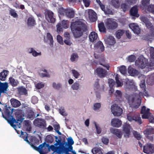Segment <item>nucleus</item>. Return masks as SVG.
Masks as SVG:
<instances>
[{
  "label": "nucleus",
  "instance_id": "f257e3e1",
  "mask_svg": "<svg viewBox=\"0 0 154 154\" xmlns=\"http://www.w3.org/2000/svg\"><path fill=\"white\" fill-rule=\"evenodd\" d=\"M3 112H2L3 117L5 119L10 125L14 128L16 125L19 128L20 127V123L24 119V114L22 113V110L17 111L15 113L16 119L12 115L13 112V109L10 106L6 105L5 106Z\"/></svg>",
  "mask_w": 154,
  "mask_h": 154
},
{
  "label": "nucleus",
  "instance_id": "f03ea898",
  "mask_svg": "<svg viewBox=\"0 0 154 154\" xmlns=\"http://www.w3.org/2000/svg\"><path fill=\"white\" fill-rule=\"evenodd\" d=\"M73 35L75 38L82 36L87 29V26L81 20H79L71 23L70 26Z\"/></svg>",
  "mask_w": 154,
  "mask_h": 154
},
{
  "label": "nucleus",
  "instance_id": "7ed1b4c3",
  "mask_svg": "<svg viewBox=\"0 0 154 154\" xmlns=\"http://www.w3.org/2000/svg\"><path fill=\"white\" fill-rule=\"evenodd\" d=\"M39 147L40 148H36V149L39 150L40 154H46L48 151L50 152L51 151V150L53 151H56L58 154L61 152V151L60 150L62 148V146H59L56 147L54 145H51L50 146L49 144L48 143L47 144L45 142L40 144Z\"/></svg>",
  "mask_w": 154,
  "mask_h": 154
},
{
  "label": "nucleus",
  "instance_id": "20e7f679",
  "mask_svg": "<svg viewBox=\"0 0 154 154\" xmlns=\"http://www.w3.org/2000/svg\"><path fill=\"white\" fill-rule=\"evenodd\" d=\"M139 97L140 95L136 93L130 94H126L125 96L128 103L133 104L135 108H138L140 105L141 100Z\"/></svg>",
  "mask_w": 154,
  "mask_h": 154
},
{
  "label": "nucleus",
  "instance_id": "39448f33",
  "mask_svg": "<svg viewBox=\"0 0 154 154\" xmlns=\"http://www.w3.org/2000/svg\"><path fill=\"white\" fill-rule=\"evenodd\" d=\"M143 133L145 135L146 138L150 140L153 139L154 134V128L151 126H148L143 131Z\"/></svg>",
  "mask_w": 154,
  "mask_h": 154
},
{
  "label": "nucleus",
  "instance_id": "423d86ee",
  "mask_svg": "<svg viewBox=\"0 0 154 154\" xmlns=\"http://www.w3.org/2000/svg\"><path fill=\"white\" fill-rule=\"evenodd\" d=\"M105 24L107 28L111 30L115 29L118 26L117 23L112 18L108 19Z\"/></svg>",
  "mask_w": 154,
  "mask_h": 154
},
{
  "label": "nucleus",
  "instance_id": "0eeeda50",
  "mask_svg": "<svg viewBox=\"0 0 154 154\" xmlns=\"http://www.w3.org/2000/svg\"><path fill=\"white\" fill-rule=\"evenodd\" d=\"M111 111L115 116H120L122 113V109L116 104H114L111 106Z\"/></svg>",
  "mask_w": 154,
  "mask_h": 154
},
{
  "label": "nucleus",
  "instance_id": "6e6552de",
  "mask_svg": "<svg viewBox=\"0 0 154 154\" xmlns=\"http://www.w3.org/2000/svg\"><path fill=\"white\" fill-rule=\"evenodd\" d=\"M33 123L36 126L42 128H45L46 126V121L44 119L38 118L35 119Z\"/></svg>",
  "mask_w": 154,
  "mask_h": 154
},
{
  "label": "nucleus",
  "instance_id": "1a4fd4ad",
  "mask_svg": "<svg viewBox=\"0 0 154 154\" xmlns=\"http://www.w3.org/2000/svg\"><path fill=\"white\" fill-rule=\"evenodd\" d=\"M147 61L145 58H139L135 61V65L139 68L143 69L146 66Z\"/></svg>",
  "mask_w": 154,
  "mask_h": 154
},
{
  "label": "nucleus",
  "instance_id": "9d476101",
  "mask_svg": "<svg viewBox=\"0 0 154 154\" xmlns=\"http://www.w3.org/2000/svg\"><path fill=\"white\" fill-rule=\"evenodd\" d=\"M143 152L147 154H151L154 152V145L151 143L147 144L143 146Z\"/></svg>",
  "mask_w": 154,
  "mask_h": 154
},
{
  "label": "nucleus",
  "instance_id": "9b49d317",
  "mask_svg": "<svg viewBox=\"0 0 154 154\" xmlns=\"http://www.w3.org/2000/svg\"><path fill=\"white\" fill-rule=\"evenodd\" d=\"M127 117L128 119L130 122L134 120L137 122L140 125L142 123L141 118L140 115H134L132 116L130 114H128L127 115Z\"/></svg>",
  "mask_w": 154,
  "mask_h": 154
},
{
  "label": "nucleus",
  "instance_id": "f8f14e48",
  "mask_svg": "<svg viewBox=\"0 0 154 154\" xmlns=\"http://www.w3.org/2000/svg\"><path fill=\"white\" fill-rule=\"evenodd\" d=\"M45 17L48 22L54 23L55 21V18L54 17V13L52 11H48L45 13Z\"/></svg>",
  "mask_w": 154,
  "mask_h": 154
},
{
  "label": "nucleus",
  "instance_id": "ddd939ff",
  "mask_svg": "<svg viewBox=\"0 0 154 154\" xmlns=\"http://www.w3.org/2000/svg\"><path fill=\"white\" fill-rule=\"evenodd\" d=\"M30 142L31 143L29 144L33 148V149L35 150H37L39 152L38 150L37 149V148H40V145L38 147H36L35 146V145H38L39 143V140L35 137H31L30 138Z\"/></svg>",
  "mask_w": 154,
  "mask_h": 154
},
{
  "label": "nucleus",
  "instance_id": "4468645a",
  "mask_svg": "<svg viewBox=\"0 0 154 154\" xmlns=\"http://www.w3.org/2000/svg\"><path fill=\"white\" fill-rule=\"evenodd\" d=\"M95 72L98 76L100 78H103L107 74V71L102 68L98 67L96 69Z\"/></svg>",
  "mask_w": 154,
  "mask_h": 154
},
{
  "label": "nucleus",
  "instance_id": "2eb2a0df",
  "mask_svg": "<svg viewBox=\"0 0 154 154\" xmlns=\"http://www.w3.org/2000/svg\"><path fill=\"white\" fill-rule=\"evenodd\" d=\"M131 127L129 124L127 123H125L123 125V130L125 133L124 136L127 138L129 137L130 134V129Z\"/></svg>",
  "mask_w": 154,
  "mask_h": 154
},
{
  "label": "nucleus",
  "instance_id": "dca6fc26",
  "mask_svg": "<svg viewBox=\"0 0 154 154\" xmlns=\"http://www.w3.org/2000/svg\"><path fill=\"white\" fill-rule=\"evenodd\" d=\"M129 27L133 31L134 33L138 35L140 33V29L137 24L132 23L129 24Z\"/></svg>",
  "mask_w": 154,
  "mask_h": 154
},
{
  "label": "nucleus",
  "instance_id": "f3484780",
  "mask_svg": "<svg viewBox=\"0 0 154 154\" xmlns=\"http://www.w3.org/2000/svg\"><path fill=\"white\" fill-rule=\"evenodd\" d=\"M65 15L66 16L70 19L74 17L75 15V11L72 8L66 9Z\"/></svg>",
  "mask_w": 154,
  "mask_h": 154
},
{
  "label": "nucleus",
  "instance_id": "a211bd4d",
  "mask_svg": "<svg viewBox=\"0 0 154 154\" xmlns=\"http://www.w3.org/2000/svg\"><path fill=\"white\" fill-rule=\"evenodd\" d=\"M89 18L92 22L95 21L97 19V16L95 12L92 10L89 9L88 11Z\"/></svg>",
  "mask_w": 154,
  "mask_h": 154
},
{
  "label": "nucleus",
  "instance_id": "6ab92c4d",
  "mask_svg": "<svg viewBox=\"0 0 154 154\" xmlns=\"http://www.w3.org/2000/svg\"><path fill=\"white\" fill-rule=\"evenodd\" d=\"M149 110L150 109H146L145 106H143L142 107L140 112L141 114H143L142 116V117L143 119H146L147 118L148 115L150 113Z\"/></svg>",
  "mask_w": 154,
  "mask_h": 154
},
{
  "label": "nucleus",
  "instance_id": "aec40b11",
  "mask_svg": "<svg viewBox=\"0 0 154 154\" xmlns=\"http://www.w3.org/2000/svg\"><path fill=\"white\" fill-rule=\"evenodd\" d=\"M104 41L106 44L110 45H113L116 43L115 38L111 35H109L105 38Z\"/></svg>",
  "mask_w": 154,
  "mask_h": 154
},
{
  "label": "nucleus",
  "instance_id": "412c9836",
  "mask_svg": "<svg viewBox=\"0 0 154 154\" xmlns=\"http://www.w3.org/2000/svg\"><path fill=\"white\" fill-rule=\"evenodd\" d=\"M130 14L131 15L133 16L138 17L140 15L138 14V9L137 6H135L132 7L130 10Z\"/></svg>",
  "mask_w": 154,
  "mask_h": 154
},
{
  "label": "nucleus",
  "instance_id": "4be33fe9",
  "mask_svg": "<svg viewBox=\"0 0 154 154\" xmlns=\"http://www.w3.org/2000/svg\"><path fill=\"white\" fill-rule=\"evenodd\" d=\"M111 123L113 126L118 128L121 126L122 122L118 119L114 118L112 120Z\"/></svg>",
  "mask_w": 154,
  "mask_h": 154
},
{
  "label": "nucleus",
  "instance_id": "5701e85b",
  "mask_svg": "<svg viewBox=\"0 0 154 154\" xmlns=\"http://www.w3.org/2000/svg\"><path fill=\"white\" fill-rule=\"evenodd\" d=\"M147 28L149 29L150 34L149 36L152 37L154 36V26L152 25V23L148 21L145 23Z\"/></svg>",
  "mask_w": 154,
  "mask_h": 154
},
{
  "label": "nucleus",
  "instance_id": "b1692460",
  "mask_svg": "<svg viewBox=\"0 0 154 154\" xmlns=\"http://www.w3.org/2000/svg\"><path fill=\"white\" fill-rule=\"evenodd\" d=\"M8 87V84L7 82L2 83L0 82V95L2 93H5L7 91Z\"/></svg>",
  "mask_w": 154,
  "mask_h": 154
},
{
  "label": "nucleus",
  "instance_id": "393cba45",
  "mask_svg": "<svg viewBox=\"0 0 154 154\" xmlns=\"http://www.w3.org/2000/svg\"><path fill=\"white\" fill-rule=\"evenodd\" d=\"M128 72L132 76H136L139 74V72L131 67H129L128 68Z\"/></svg>",
  "mask_w": 154,
  "mask_h": 154
},
{
  "label": "nucleus",
  "instance_id": "a878e982",
  "mask_svg": "<svg viewBox=\"0 0 154 154\" xmlns=\"http://www.w3.org/2000/svg\"><path fill=\"white\" fill-rule=\"evenodd\" d=\"M111 132L116 136L119 138H121L122 136V134L120 130L117 129H114L112 128H111L110 129Z\"/></svg>",
  "mask_w": 154,
  "mask_h": 154
},
{
  "label": "nucleus",
  "instance_id": "bb28decb",
  "mask_svg": "<svg viewBox=\"0 0 154 154\" xmlns=\"http://www.w3.org/2000/svg\"><path fill=\"white\" fill-rule=\"evenodd\" d=\"M105 60L103 58H100L98 61L95 60L94 62L97 64H100L106 67L108 70H109V65H105L103 64L102 63L105 62Z\"/></svg>",
  "mask_w": 154,
  "mask_h": 154
},
{
  "label": "nucleus",
  "instance_id": "cd10ccee",
  "mask_svg": "<svg viewBox=\"0 0 154 154\" xmlns=\"http://www.w3.org/2000/svg\"><path fill=\"white\" fill-rule=\"evenodd\" d=\"M11 105L14 107H18L21 105L20 101L14 98H12L10 100Z\"/></svg>",
  "mask_w": 154,
  "mask_h": 154
},
{
  "label": "nucleus",
  "instance_id": "c85d7f7f",
  "mask_svg": "<svg viewBox=\"0 0 154 154\" xmlns=\"http://www.w3.org/2000/svg\"><path fill=\"white\" fill-rule=\"evenodd\" d=\"M9 71L6 70H3V71L0 73V80L2 81H5L8 74Z\"/></svg>",
  "mask_w": 154,
  "mask_h": 154
},
{
  "label": "nucleus",
  "instance_id": "c756f323",
  "mask_svg": "<svg viewBox=\"0 0 154 154\" xmlns=\"http://www.w3.org/2000/svg\"><path fill=\"white\" fill-rule=\"evenodd\" d=\"M98 35L97 34L94 32H91L89 36V38L90 41L92 42L95 41L97 38Z\"/></svg>",
  "mask_w": 154,
  "mask_h": 154
},
{
  "label": "nucleus",
  "instance_id": "7c9ffc66",
  "mask_svg": "<svg viewBox=\"0 0 154 154\" xmlns=\"http://www.w3.org/2000/svg\"><path fill=\"white\" fill-rule=\"evenodd\" d=\"M94 47L96 48L100 49L102 52L104 50V47L102 42L101 41L97 42L95 44Z\"/></svg>",
  "mask_w": 154,
  "mask_h": 154
},
{
  "label": "nucleus",
  "instance_id": "2f4dec72",
  "mask_svg": "<svg viewBox=\"0 0 154 154\" xmlns=\"http://www.w3.org/2000/svg\"><path fill=\"white\" fill-rule=\"evenodd\" d=\"M27 24L29 26H33L36 24L35 21L33 17H29L27 20Z\"/></svg>",
  "mask_w": 154,
  "mask_h": 154
},
{
  "label": "nucleus",
  "instance_id": "473e14b6",
  "mask_svg": "<svg viewBox=\"0 0 154 154\" xmlns=\"http://www.w3.org/2000/svg\"><path fill=\"white\" fill-rule=\"evenodd\" d=\"M98 27L99 30L100 32L104 33H106V29L104 26V23L103 22H100L98 24Z\"/></svg>",
  "mask_w": 154,
  "mask_h": 154
},
{
  "label": "nucleus",
  "instance_id": "72a5a7b5",
  "mask_svg": "<svg viewBox=\"0 0 154 154\" xmlns=\"http://www.w3.org/2000/svg\"><path fill=\"white\" fill-rule=\"evenodd\" d=\"M125 31L123 29H119L117 30L116 32V36L118 39L121 38V36L124 33Z\"/></svg>",
  "mask_w": 154,
  "mask_h": 154
},
{
  "label": "nucleus",
  "instance_id": "f704fd0d",
  "mask_svg": "<svg viewBox=\"0 0 154 154\" xmlns=\"http://www.w3.org/2000/svg\"><path fill=\"white\" fill-rule=\"evenodd\" d=\"M99 79H97V81L95 82L94 84V87L96 88V89L98 90L99 91L102 90L103 91L104 90V85H103L102 87V88H100V85L99 84Z\"/></svg>",
  "mask_w": 154,
  "mask_h": 154
},
{
  "label": "nucleus",
  "instance_id": "c9c22d12",
  "mask_svg": "<svg viewBox=\"0 0 154 154\" xmlns=\"http://www.w3.org/2000/svg\"><path fill=\"white\" fill-rule=\"evenodd\" d=\"M27 116L29 119L32 120L35 117L34 112L32 110L28 111Z\"/></svg>",
  "mask_w": 154,
  "mask_h": 154
},
{
  "label": "nucleus",
  "instance_id": "e433bc0d",
  "mask_svg": "<svg viewBox=\"0 0 154 154\" xmlns=\"http://www.w3.org/2000/svg\"><path fill=\"white\" fill-rule=\"evenodd\" d=\"M47 38L48 40L50 41V46H53L54 43V41L53 37L50 33H47Z\"/></svg>",
  "mask_w": 154,
  "mask_h": 154
},
{
  "label": "nucleus",
  "instance_id": "4c0bfd02",
  "mask_svg": "<svg viewBox=\"0 0 154 154\" xmlns=\"http://www.w3.org/2000/svg\"><path fill=\"white\" fill-rule=\"evenodd\" d=\"M28 134L26 132H21V136L24 139V140L26 141L28 143H31L30 142H29L28 140Z\"/></svg>",
  "mask_w": 154,
  "mask_h": 154
},
{
  "label": "nucleus",
  "instance_id": "58836bf2",
  "mask_svg": "<svg viewBox=\"0 0 154 154\" xmlns=\"http://www.w3.org/2000/svg\"><path fill=\"white\" fill-rule=\"evenodd\" d=\"M115 79L117 87H119L122 86L123 83L119 80V76L118 74H116L115 75Z\"/></svg>",
  "mask_w": 154,
  "mask_h": 154
},
{
  "label": "nucleus",
  "instance_id": "ea45409f",
  "mask_svg": "<svg viewBox=\"0 0 154 154\" xmlns=\"http://www.w3.org/2000/svg\"><path fill=\"white\" fill-rule=\"evenodd\" d=\"M112 5L116 8H119L120 6V3L119 0H112Z\"/></svg>",
  "mask_w": 154,
  "mask_h": 154
},
{
  "label": "nucleus",
  "instance_id": "a19ab883",
  "mask_svg": "<svg viewBox=\"0 0 154 154\" xmlns=\"http://www.w3.org/2000/svg\"><path fill=\"white\" fill-rule=\"evenodd\" d=\"M140 88L142 89L143 91V93L145 95H148V93L146 89V85L145 82H143L140 84Z\"/></svg>",
  "mask_w": 154,
  "mask_h": 154
},
{
  "label": "nucleus",
  "instance_id": "79ce46f5",
  "mask_svg": "<svg viewBox=\"0 0 154 154\" xmlns=\"http://www.w3.org/2000/svg\"><path fill=\"white\" fill-rule=\"evenodd\" d=\"M29 53H32L33 56L34 57L40 55L41 54V52H37L35 50H34L33 48H30V50L29 51Z\"/></svg>",
  "mask_w": 154,
  "mask_h": 154
},
{
  "label": "nucleus",
  "instance_id": "37998d69",
  "mask_svg": "<svg viewBox=\"0 0 154 154\" xmlns=\"http://www.w3.org/2000/svg\"><path fill=\"white\" fill-rule=\"evenodd\" d=\"M119 71L122 74H126L127 72V70L126 67L124 66H122L119 67Z\"/></svg>",
  "mask_w": 154,
  "mask_h": 154
},
{
  "label": "nucleus",
  "instance_id": "c03bdc74",
  "mask_svg": "<svg viewBox=\"0 0 154 154\" xmlns=\"http://www.w3.org/2000/svg\"><path fill=\"white\" fill-rule=\"evenodd\" d=\"M150 0H142L141 2L144 8H147L148 5L149 4Z\"/></svg>",
  "mask_w": 154,
  "mask_h": 154
},
{
  "label": "nucleus",
  "instance_id": "a18cd8bd",
  "mask_svg": "<svg viewBox=\"0 0 154 154\" xmlns=\"http://www.w3.org/2000/svg\"><path fill=\"white\" fill-rule=\"evenodd\" d=\"M121 8L122 9L123 12L125 11L128 10L129 8V6L127 4L123 3L121 5Z\"/></svg>",
  "mask_w": 154,
  "mask_h": 154
},
{
  "label": "nucleus",
  "instance_id": "49530a36",
  "mask_svg": "<svg viewBox=\"0 0 154 154\" xmlns=\"http://www.w3.org/2000/svg\"><path fill=\"white\" fill-rule=\"evenodd\" d=\"M10 83H11L13 86L17 85L18 82L17 80H16L12 77H10L9 79Z\"/></svg>",
  "mask_w": 154,
  "mask_h": 154
},
{
  "label": "nucleus",
  "instance_id": "de8ad7c7",
  "mask_svg": "<svg viewBox=\"0 0 154 154\" xmlns=\"http://www.w3.org/2000/svg\"><path fill=\"white\" fill-rule=\"evenodd\" d=\"M46 140L47 143H51L53 142L54 139L51 136L48 135L46 137Z\"/></svg>",
  "mask_w": 154,
  "mask_h": 154
},
{
  "label": "nucleus",
  "instance_id": "09e8293b",
  "mask_svg": "<svg viewBox=\"0 0 154 154\" xmlns=\"http://www.w3.org/2000/svg\"><path fill=\"white\" fill-rule=\"evenodd\" d=\"M19 92L21 95H26L27 94V91L26 89L23 88H20L19 89Z\"/></svg>",
  "mask_w": 154,
  "mask_h": 154
},
{
  "label": "nucleus",
  "instance_id": "8fccbe9b",
  "mask_svg": "<svg viewBox=\"0 0 154 154\" xmlns=\"http://www.w3.org/2000/svg\"><path fill=\"white\" fill-rule=\"evenodd\" d=\"M147 117V118L146 119H148L150 123H154V117L150 113L148 115Z\"/></svg>",
  "mask_w": 154,
  "mask_h": 154
},
{
  "label": "nucleus",
  "instance_id": "3c124183",
  "mask_svg": "<svg viewBox=\"0 0 154 154\" xmlns=\"http://www.w3.org/2000/svg\"><path fill=\"white\" fill-rule=\"evenodd\" d=\"M104 12L105 14H112V11L109 8V6H107Z\"/></svg>",
  "mask_w": 154,
  "mask_h": 154
},
{
  "label": "nucleus",
  "instance_id": "603ef678",
  "mask_svg": "<svg viewBox=\"0 0 154 154\" xmlns=\"http://www.w3.org/2000/svg\"><path fill=\"white\" fill-rule=\"evenodd\" d=\"M56 26L57 28V31L58 33L63 32V27L61 26V24L60 23H58Z\"/></svg>",
  "mask_w": 154,
  "mask_h": 154
},
{
  "label": "nucleus",
  "instance_id": "864d4df0",
  "mask_svg": "<svg viewBox=\"0 0 154 154\" xmlns=\"http://www.w3.org/2000/svg\"><path fill=\"white\" fill-rule=\"evenodd\" d=\"M72 72L73 75L75 79H77L80 75V73L75 69H72Z\"/></svg>",
  "mask_w": 154,
  "mask_h": 154
},
{
  "label": "nucleus",
  "instance_id": "5fc2aeb1",
  "mask_svg": "<svg viewBox=\"0 0 154 154\" xmlns=\"http://www.w3.org/2000/svg\"><path fill=\"white\" fill-rule=\"evenodd\" d=\"M72 87L73 90H77L79 88V84L78 82H75L72 85Z\"/></svg>",
  "mask_w": 154,
  "mask_h": 154
},
{
  "label": "nucleus",
  "instance_id": "6e6d98bb",
  "mask_svg": "<svg viewBox=\"0 0 154 154\" xmlns=\"http://www.w3.org/2000/svg\"><path fill=\"white\" fill-rule=\"evenodd\" d=\"M101 104L100 103H97L94 104L93 109L94 110H97L100 108Z\"/></svg>",
  "mask_w": 154,
  "mask_h": 154
},
{
  "label": "nucleus",
  "instance_id": "4d7b16f0",
  "mask_svg": "<svg viewBox=\"0 0 154 154\" xmlns=\"http://www.w3.org/2000/svg\"><path fill=\"white\" fill-rule=\"evenodd\" d=\"M79 56L77 54L73 53L71 56L70 60L71 61L74 62L76 58H78Z\"/></svg>",
  "mask_w": 154,
  "mask_h": 154
},
{
  "label": "nucleus",
  "instance_id": "13d9d810",
  "mask_svg": "<svg viewBox=\"0 0 154 154\" xmlns=\"http://www.w3.org/2000/svg\"><path fill=\"white\" fill-rule=\"evenodd\" d=\"M53 87L54 89L59 90L61 88V85L60 83L56 84L55 82H53Z\"/></svg>",
  "mask_w": 154,
  "mask_h": 154
},
{
  "label": "nucleus",
  "instance_id": "bf43d9fd",
  "mask_svg": "<svg viewBox=\"0 0 154 154\" xmlns=\"http://www.w3.org/2000/svg\"><path fill=\"white\" fill-rule=\"evenodd\" d=\"M101 149L99 148L94 147L91 150V152L93 154H97L99 152Z\"/></svg>",
  "mask_w": 154,
  "mask_h": 154
},
{
  "label": "nucleus",
  "instance_id": "052dcab7",
  "mask_svg": "<svg viewBox=\"0 0 154 154\" xmlns=\"http://www.w3.org/2000/svg\"><path fill=\"white\" fill-rule=\"evenodd\" d=\"M147 10L150 12H154V5H150L148 6Z\"/></svg>",
  "mask_w": 154,
  "mask_h": 154
},
{
  "label": "nucleus",
  "instance_id": "680f3d73",
  "mask_svg": "<svg viewBox=\"0 0 154 154\" xmlns=\"http://www.w3.org/2000/svg\"><path fill=\"white\" fill-rule=\"evenodd\" d=\"M115 95L116 97L119 98H121L122 97V93L121 91L119 90H116V93L115 94Z\"/></svg>",
  "mask_w": 154,
  "mask_h": 154
},
{
  "label": "nucleus",
  "instance_id": "e2e57ef3",
  "mask_svg": "<svg viewBox=\"0 0 154 154\" xmlns=\"http://www.w3.org/2000/svg\"><path fill=\"white\" fill-rule=\"evenodd\" d=\"M66 9H64L63 7H61L58 9V12L61 15H63L65 14Z\"/></svg>",
  "mask_w": 154,
  "mask_h": 154
},
{
  "label": "nucleus",
  "instance_id": "0e129e2a",
  "mask_svg": "<svg viewBox=\"0 0 154 154\" xmlns=\"http://www.w3.org/2000/svg\"><path fill=\"white\" fill-rule=\"evenodd\" d=\"M108 83L109 87H112L115 84V82L113 79H110L108 80Z\"/></svg>",
  "mask_w": 154,
  "mask_h": 154
},
{
  "label": "nucleus",
  "instance_id": "69168bd1",
  "mask_svg": "<svg viewBox=\"0 0 154 154\" xmlns=\"http://www.w3.org/2000/svg\"><path fill=\"white\" fill-rule=\"evenodd\" d=\"M10 14L14 18L18 17V15L14 10H12L10 11Z\"/></svg>",
  "mask_w": 154,
  "mask_h": 154
},
{
  "label": "nucleus",
  "instance_id": "338daca9",
  "mask_svg": "<svg viewBox=\"0 0 154 154\" xmlns=\"http://www.w3.org/2000/svg\"><path fill=\"white\" fill-rule=\"evenodd\" d=\"M61 26L64 29H67L68 27V25L66 21L63 20L61 22Z\"/></svg>",
  "mask_w": 154,
  "mask_h": 154
},
{
  "label": "nucleus",
  "instance_id": "774afa93",
  "mask_svg": "<svg viewBox=\"0 0 154 154\" xmlns=\"http://www.w3.org/2000/svg\"><path fill=\"white\" fill-rule=\"evenodd\" d=\"M150 56L152 58L154 59V48L151 47L149 49Z\"/></svg>",
  "mask_w": 154,
  "mask_h": 154
}]
</instances>
